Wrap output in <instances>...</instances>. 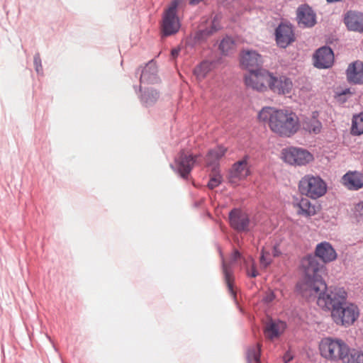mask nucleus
I'll list each match as a JSON object with an SVG mask.
<instances>
[{"label":"nucleus","mask_w":363,"mask_h":363,"mask_svg":"<svg viewBox=\"0 0 363 363\" xmlns=\"http://www.w3.org/2000/svg\"><path fill=\"white\" fill-rule=\"evenodd\" d=\"M359 315L358 307L353 304L347 303L340 306L332 312L331 317L333 321L339 325L348 327L352 325Z\"/></svg>","instance_id":"nucleus-6"},{"label":"nucleus","mask_w":363,"mask_h":363,"mask_svg":"<svg viewBox=\"0 0 363 363\" xmlns=\"http://www.w3.org/2000/svg\"><path fill=\"white\" fill-rule=\"evenodd\" d=\"M247 276L250 277H256L258 275V272L255 268V267L253 265L252 267V269L250 271H247Z\"/></svg>","instance_id":"nucleus-40"},{"label":"nucleus","mask_w":363,"mask_h":363,"mask_svg":"<svg viewBox=\"0 0 363 363\" xmlns=\"http://www.w3.org/2000/svg\"><path fill=\"white\" fill-rule=\"evenodd\" d=\"M319 113L313 111L311 115L306 116L301 121L303 129L310 134L317 135L321 132L323 125L318 119Z\"/></svg>","instance_id":"nucleus-20"},{"label":"nucleus","mask_w":363,"mask_h":363,"mask_svg":"<svg viewBox=\"0 0 363 363\" xmlns=\"http://www.w3.org/2000/svg\"><path fill=\"white\" fill-rule=\"evenodd\" d=\"M241 65L249 72L262 69L263 60L262 56L255 50L244 51L240 57Z\"/></svg>","instance_id":"nucleus-14"},{"label":"nucleus","mask_w":363,"mask_h":363,"mask_svg":"<svg viewBox=\"0 0 363 363\" xmlns=\"http://www.w3.org/2000/svg\"><path fill=\"white\" fill-rule=\"evenodd\" d=\"M47 337L49 339V340L52 342V340H51V338L50 337H49L48 335H47Z\"/></svg>","instance_id":"nucleus-46"},{"label":"nucleus","mask_w":363,"mask_h":363,"mask_svg":"<svg viewBox=\"0 0 363 363\" xmlns=\"http://www.w3.org/2000/svg\"><path fill=\"white\" fill-rule=\"evenodd\" d=\"M283 160L295 166L306 165L313 160V155L301 147H289L282 150Z\"/></svg>","instance_id":"nucleus-7"},{"label":"nucleus","mask_w":363,"mask_h":363,"mask_svg":"<svg viewBox=\"0 0 363 363\" xmlns=\"http://www.w3.org/2000/svg\"><path fill=\"white\" fill-rule=\"evenodd\" d=\"M258 119L267 124L273 133L281 137H291L300 128L298 116L289 109L264 106L259 111Z\"/></svg>","instance_id":"nucleus-2"},{"label":"nucleus","mask_w":363,"mask_h":363,"mask_svg":"<svg viewBox=\"0 0 363 363\" xmlns=\"http://www.w3.org/2000/svg\"><path fill=\"white\" fill-rule=\"evenodd\" d=\"M179 52H180V48L177 47V48H173L171 51L172 57L174 59L176 58L179 55Z\"/></svg>","instance_id":"nucleus-42"},{"label":"nucleus","mask_w":363,"mask_h":363,"mask_svg":"<svg viewBox=\"0 0 363 363\" xmlns=\"http://www.w3.org/2000/svg\"><path fill=\"white\" fill-rule=\"evenodd\" d=\"M351 133L359 135L363 133V115L354 116L352 119Z\"/></svg>","instance_id":"nucleus-31"},{"label":"nucleus","mask_w":363,"mask_h":363,"mask_svg":"<svg viewBox=\"0 0 363 363\" xmlns=\"http://www.w3.org/2000/svg\"><path fill=\"white\" fill-rule=\"evenodd\" d=\"M274 299V295L273 293H269V294H267L264 298V301L266 302V303H269L271 301H272Z\"/></svg>","instance_id":"nucleus-43"},{"label":"nucleus","mask_w":363,"mask_h":363,"mask_svg":"<svg viewBox=\"0 0 363 363\" xmlns=\"http://www.w3.org/2000/svg\"><path fill=\"white\" fill-rule=\"evenodd\" d=\"M272 254L274 257H279L281 254V252L279 250V244L274 245L272 249Z\"/></svg>","instance_id":"nucleus-39"},{"label":"nucleus","mask_w":363,"mask_h":363,"mask_svg":"<svg viewBox=\"0 0 363 363\" xmlns=\"http://www.w3.org/2000/svg\"><path fill=\"white\" fill-rule=\"evenodd\" d=\"M349 92H350L349 89H345V90L342 91V92L340 94V95H342V94H346L347 93H349Z\"/></svg>","instance_id":"nucleus-45"},{"label":"nucleus","mask_w":363,"mask_h":363,"mask_svg":"<svg viewBox=\"0 0 363 363\" xmlns=\"http://www.w3.org/2000/svg\"><path fill=\"white\" fill-rule=\"evenodd\" d=\"M355 213L357 216L363 217V202H359L355 206Z\"/></svg>","instance_id":"nucleus-37"},{"label":"nucleus","mask_w":363,"mask_h":363,"mask_svg":"<svg viewBox=\"0 0 363 363\" xmlns=\"http://www.w3.org/2000/svg\"><path fill=\"white\" fill-rule=\"evenodd\" d=\"M139 74V69L137 70V72H136V74Z\"/></svg>","instance_id":"nucleus-47"},{"label":"nucleus","mask_w":363,"mask_h":363,"mask_svg":"<svg viewBox=\"0 0 363 363\" xmlns=\"http://www.w3.org/2000/svg\"><path fill=\"white\" fill-rule=\"evenodd\" d=\"M305 278L297 288L303 296L317 297L318 305L331 313L335 311L347 301V293L342 288L328 291L327 285L322 278L323 264H320L313 257H309L303 262Z\"/></svg>","instance_id":"nucleus-1"},{"label":"nucleus","mask_w":363,"mask_h":363,"mask_svg":"<svg viewBox=\"0 0 363 363\" xmlns=\"http://www.w3.org/2000/svg\"><path fill=\"white\" fill-rule=\"evenodd\" d=\"M265 76L268 77V87L274 93L285 95L291 92L293 83L289 77L286 76L275 77L270 72H265Z\"/></svg>","instance_id":"nucleus-9"},{"label":"nucleus","mask_w":363,"mask_h":363,"mask_svg":"<svg viewBox=\"0 0 363 363\" xmlns=\"http://www.w3.org/2000/svg\"><path fill=\"white\" fill-rule=\"evenodd\" d=\"M202 0H190L189 4L191 5H196L200 3Z\"/></svg>","instance_id":"nucleus-44"},{"label":"nucleus","mask_w":363,"mask_h":363,"mask_svg":"<svg viewBox=\"0 0 363 363\" xmlns=\"http://www.w3.org/2000/svg\"><path fill=\"white\" fill-rule=\"evenodd\" d=\"M219 49L223 55L230 54L235 49L234 40L228 36L224 38L219 45Z\"/></svg>","instance_id":"nucleus-32"},{"label":"nucleus","mask_w":363,"mask_h":363,"mask_svg":"<svg viewBox=\"0 0 363 363\" xmlns=\"http://www.w3.org/2000/svg\"><path fill=\"white\" fill-rule=\"evenodd\" d=\"M33 64L34 67L35 69V72L39 75H43V66H42V61L40 56V54L38 52L35 53L33 57Z\"/></svg>","instance_id":"nucleus-35"},{"label":"nucleus","mask_w":363,"mask_h":363,"mask_svg":"<svg viewBox=\"0 0 363 363\" xmlns=\"http://www.w3.org/2000/svg\"><path fill=\"white\" fill-rule=\"evenodd\" d=\"M230 226L238 232H248L251 229V221L249 215L238 208H233L229 213Z\"/></svg>","instance_id":"nucleus-10"},{"label":"nucleus","mask_w":363,"mask_h":363,"mask_svg":"<svg viewBox=\"0 0 363 363\" xmlns=\"http://www.w3.org/2000/svg\"><path fill=\"white\" fill-rule=\"evenodd\" d=\"M276 41L277 45L283 48H286L294 41V34L291 26L280 24L275 30Z\"/></svg>","instance_id":"nucleus-15"},{"label":"nucleus","mask_w":363,"mask_h":363,"mask_svg":"<svg viewBox=\"0 0 363 363\" xmlns=\"http://www.w3.org/2000/svg\"><path fill=\"white\" fill-rule=\"evenodd\" d=\"M226 149L223 147H217L210 150L207 156L206 162L208 165L214 164L219 159H220L225 153Z\"/></svg>","instance_id":"nucleus-29"},{"label":"nucleus","mask_w":363,"mask_h":363,"mask_svg":"<svg viewBox=\"0 0 363 363\" xmlns=\"http://www.w3.org/2000/svg\"><path fill=\"white\" fill-rule=\"evenodd\" d=\"M223 271L228 290L233 296H235L232 284V270L229 264H226L224 261H223Z\"/></svg>","instance_id":"nucleus-33"},{"label":"nucleus","mask_w":363,"mask_h":363,"mask_svg":"<svg viewBox=\"0 0 363 363\" xmlns=\"http://www.w3.org/2000/svg\"><path fill=\"white\" fill-rule=\"evenodd\" d=\"M319 350L323 357L336 362L346 352L347 344L341 339L324 337L319 343Z\"/></svg>","instance_id":"nucleus-5"},{"label":"nucleus","mask_w":363,"mask_h":363,"mask_svg":"<svg viewBox=\"0 0 363 363\" xmlns=\"http://www.w3.org/2000/svg\"><path fill=\"white\" fill-rule=\"evenodd\" d=\"M260 264L264 267H267L272 262V259L270 255V252L268 251H266L264 248L261 251V256H260Z\"/></svg>","instance_id":"nucleus-34"},{"label":"nucleus","mask_w":363,"mask_h":363,"mask_svg":"<svg viewBox=\"0 0 363 363\" xmlns=\"http://www.w3.org/2000/svg\"><path fill=\"white\" fill-rule=\"evenodd\" d=\"M309 257H313L315 260L321 264L318 261L319 258L323 263H328L334 261L337 258V253L332 245L328 242H322L316 245L315 255H309L304 257L302 260V267H303V262Z\"/></svg>","instance_id":"nucleus-12"},{"label":"nucleus","mask_w":363,"mask_h":363,"mask_svg":"<svg viewBox=\"0 0 363 363\" xmlns=\"http://www.w3.org/2000/svg\"><path fill=\"white\" fill-rule=\"evenodd\" d=\"M314 66L319 69L330 67L334 62V53L328 46H323L318 48L314 55Z\"/></svg>","instance_id":"nucleus-13"},{"label":"nucleus","mask_w":363,"mask_h":363,"mask_svg":"<svg viewBox=\"0 0 363 363\" xmlns=\"http://www.w3.org/2000/svg\"><path fill=\"white\" fill-rule=\"evenodd\" d=\"M221 183V177L219 175L215 176L209 180L208 186L209 189H214Z\"/></svg>","instance_id":"nucleus-36"},{"label":"nucleus","mask_w":363,"mask_h":363,"mask_svg":"<svg viewBox=\"0 0 363 363\" xmlns=\"http://www.w3.org/2000/svg\"><path fill=\"white\" fill-rule=\"evenodd\" d=\"M195 162V157L191 154L182 150L175 158V167L172 164H170V167L177 172L182 178L185 179L191 172Z\"/></svg>","instance_id":"nucleus-11"},{"label":"nucleus","mask_w":363,"mask_h":363,"mask_svg":"<svg viewBox=\"0 0 363 363\" xmlns=\"http://www.w3.org/2000/svg\"><path fill=\"white\" fill-rule=\"evenodd\" d=\"M265 72H269L263 68L250 72L245 77L246 86L257 91H265L267 90L268 77H266Z\"/></svg>","instance_id":"nucleus-8"},{"label":"nucleus","mask_w":363,"mask_h":363,"mask_svg":"<svg viewBox=\"0 0 363 363\" xmlns=\"http://www.w3.org/2000/svg\"><path fill=\"white\" fill-rule=\"evenodd\" d=\"M293 359V355L289 351H287L283 356V361L284 363H289Z\"/></svg>","instance_id":"nucleus-38"},{"label":"nucleus","mask_w":363,"mask_h":363,"mask_svg":"<svg viewBox=\"0 0 363 363\" xmlns=\"http://www.w3.org/2000/svg\"><path fill=\"white\" fill-rule=\"evenodd\" d=\"M344 23L349 30L363 33V13L357 11H349L344 16Z\"/></svg>","instance_id":"nucleus-18"},{"label":"nucleus","mask_w":363,"mask_h":363,"mask_svg":"<svg viewBox=\"0 0 363 363\" xmlns=\"http://www.w3.org/2000/svg\"><path fill=\"white\" fill-rule=\"evenodd\" d=\"M285 328V323L282 321H270L264 328V335L269 339H274L279 336Z\"/></svg>","instance_id":"nucleus-24"},{"label":"nucleus","mask_w":363,"mask_h":363,"mask_svg":"<svg viewBox=\"0 0 363 363\" xmlns=\"http://www.w3.org/2000/svg\"><path fill=\"white\" fill-rule=\"evenodd\" d=\"M341 360L343 363H363V352L350 349L347 345V351L343 354Z\"/></svg>","instance_id":"nucleus-26"},{"label":"nucleus","mask_w":363,"mask_h":363,"mask_svg":"<svg viewBox=\"0 0 363 363\" xmlns=\"http://www.w3.org/2000/svg\"><path fill=\"white\" fill-rule=\"evenodd\" d=\"M140 83L153 84L157 82V68L156 63L150 60L146 64L140 76Z\"/></svg>","instance_id":"nucleus-23"},{"label":"nucleus","mask_w":363,"mask_h":363,"mask_svg":"<svg viewBox=\"0 0 363 363\" xmlns=\"http://www.w3.org/2000/svg\"><path fill=\"white\" fill-rule=\"evenodd\" d=\"M220 18V15H216L212 21L211 28L201 29L196 31L192 37V43H191L189 40L188 41V43L193 47L196 44H201L206 41L214 32L220 29V27L218 24Z\"/></svg>","instance_id":"nucleus-16"},{"label":"nucleus","mask_w":363,"mask_h":363,"mask_svg":"<svg viewBox=\"0 0 363 363\" xmlns=\"http://www.w3.org/2000/svg\"><path fill=\"white\" fill-rule=\"evenodd\" d=\"M240 256H241L240 253L238 250H235L231 256V258H230L231 262H234L236 260H238L240 257Z\"/></svg>","instance_id":"nucleus-41"},{"label":"nucleus","mask_w":363,"mask_h":363,"mask_svg":"<svg viewBox=\"0 0 363 363\" xmlns=\"http://www.w3.org/2000/svg\"><path fill=\"white\" fill-rule=\"evenodd\" d=\"M297 20L301 27H313L316 23L315 13L308 5H301L297 9Z\"/></svg>","instance_id":"nucleus-17"},{"label":"nucleus","mask_w":363,"mask_h":363,"mask_svg":"<svg viewBox=\"0 0 363 363\" xmlns=\"http://www.w3.org/2000/svg\"><path fill=\"white\" fill-rule=\"evenodd\" d=\"M343 184L349 189L357 191L363 187V174L358 171H350L343 175Z\"/></svg>","instance_id":"nucleus-21"},{"label":"nucleus","mask_w":363,"mask_h":363,"mask_svg":"<svg viewBox=\"0 0 363 363\" xmlns=\"http://www.w3.org/2000/svg\"><path fill=\"white\" fill-rule=\"evenodd\" d=\"M298 190L301 195L317 199L327 192V184L319 176L306 174L298 182Z\"/></svg>","instance_id":"nucleus-4"},{"label":"nucleus","mask_w":363,"mask_h":363,"mask_svg":"<svg viewBox=\"0 0 363 363\" xmlns=\"http://www.w3.org/2000/svg\"><path fill=\"white\" fill-rule=\"evenodd\" d=\"M294 206L298 208L297 212L299 215L310 217L316 213L315 206L307 198H301Z\"/></svg>","instance_id":"nucleus-25"},{"label":"nucleus","mask_w":363,"mask_h":363,"mask_svg":"<svg viewBox=\"0 0 363 363\" xmlns=\"http://www.w3.org/2000/svg\"><path fill=\"white\" fill-rule=\"evenodd\" d=\"M184 4V0H172L164 11L160 26L162 37L175 35L180 29L181 23L177 16V9Z\"/></svg>","instance_id":"nucleus-3"},{"label":"nucleus","mask_w":363,"mask_h":363,"mask_svg":"<svg viewBox=\"0 0 363 363\" xmlns=\"http://www.w3.org/2000/svg\"><path fill=\"white\" fill-rule=\"evenodd\" d=\"M261 346L257 344L250 347L247 351V359L248 363H260Z\"/></svg>","instance_id":"nucleus-30"},{"label":"nucleus","mask_w":363,"mask_h":363,"mask_svg":"<svg viewBox=\"0 0 363 363\" xmlns=\"http://www.w3.org/2000/svg\"><path fill=\"white\" fill-rule=\"evenodd\" d=\"M214 62L204 60L194 69V74L199 79H203L206 74L213 69Z\"/></svg>","instance_id":"nucleus-28"},{"label":"nucleus","mask_w":363,"mask_h":363,"mask_svg":"<svg viewBox=\"0 0 363 363\" xmlns=\"http://www.w3.org/2000/svg\"><path fill=\"white\" fill-rule=\"evenodd\" d=\"M159 97V93L153 89H145L140 96L141 103L146 107L154 105Z\"/></svg>","instance_id":"nucleus-27"},{"label":"nucleus","mask_w":363,"mask_h":363,"mask_svg":"<svg viewBox=\"0 0 363 363\" xmlns=\"http://www.w3.org/2000/svg\"><path fill=\"white\" fill-rule=\"evenodd\" d=\"M347 79L350 84H363V62L357 60L350 63L346 70Z\"/></svg>","instance_id":"nucleus-19"},{"label":"nucleus","mask_w":363,"mask_h":363,"mask_svg":"<svg viewBox=\"0 0 363 363\" xmlns=\"http://www.w3.org/2000/svg\"><path fill=\"white\" fill-rule=\"evenodd\" d=\"M248 160L249 156L245 155L242 160L233 164L230 172L231 182H233V179H242L250 174Z\"/></svg>","instance_id":"nucleus-22"}]
</instances>
